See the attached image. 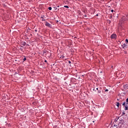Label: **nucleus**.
Returning a JSON list of instances; mask_svg holds the SVG:
<instances>
[{"label": "nucleus", "mask_w": 128, "mask_h": 128, "mask_svg": "<svg viewBox=\"0 0 128 128\" xmlns=\"http://www.w3.org/2000/svg\"><path fill=\"white\" fill-rule=\"evenodd\" d=\"M44 62H48V61L46 60H44Z\"/></svg>", "instance_id": "nucleus-26"}, {"label": "nucleus", "mask_w": 128, "mask_h": 128, "mask_svg": "<svg viewBox=\"0 0 128 128\" xmlns=\"http://www.w3.org/2000/svg\"><path fill=\"white\" fill-rule=\"evenodd\" d=\"M45 52H46V51H44V54H45Z\"/></svg>", "instance_id": "nucleus-35"}, {"label": "nucleus", "mask_w": 128, "mask_h": 128, "mask_svg": "<svg viewBox=\"0 0 128 128\" xmlns=\"http://www.w3.org/2000/svg\"><path fill=\"white\" fill-rule=\"evenodd\" d=\"M96 90H98V94H100L102 92L100 89L98 90V88H96Z\"/></svg>", "instance_id": "nucleus-9"}, {"label": "nucleus", "mask_w": 128, "mask_h": 128, "mask_svg": "<svg viewBox=\"0 0 128 128\" xmlns=\"http://www.w3.org/2000/svg\"><path fill=\"white\" fill-rule=\"evenodd\" d=\"M126 20H128L126 19V16H123L121 18V21L122 22H126Z\"/></svg>", "instance_id": "nucleus-5"}, {"label": "nucleus", "mask_w": 128, "mask_h": 128, "mask_svg": "<svg viewBox=\"0 0 128 128\" xmlns=\"http://www.w3.org/2000/svg\"><path fill=\"white\" fill-rule=\"evenodd\" d=\"M93 122H94V121H93Z\"/></svg>", "instance_id": "nucleus-38"}, {"label": "nucleus", "mask_w": 128, "mask_h": 128, "mask_svg": "<svg viewBox=\"0 0 128 128\" xmlns=\"http://www.w3.org/2000/svg\"><path fill=\"white\" fill-rule=\"evenodd\" d=\"M45 26H48V28H52V26L48 22H46Z\"/></svg>", "instance_id": "nucleus-4"}, {"label": "nucleus", "mask_w": 128, "mask_h": 128, "mask_svg": "<svg viewBox=\"0 0 128 128\" xmlns=\"http://www.w3.org/2000/svg\"><path fill=\"white\" fill-rule=\"evenodd\" d=\"M93 90H94V92H96V90L94 88L93 89Z\"/></svg>", "instance_id": "nucleus-29"}, {"label": "nucleus", "mask_w": 128, "mask_h": 128, "mask_svg": "<svg viewBox=\"0 0 128 128\" xmlns=\"http://www.w3.org/2000/svg\"><path fill=\"white\" fill-rule=\"evenodd\" d=\"M56 22H58V20H57Z\"/></svg>", "instance_id": "nucleus-37"}, {"label": "nucleus", "mask_w": 128, "mask_h": 128, "mask_svg": "<svg viewBox=\"0 0 128 128\" xmlns=\"http://www.w3.org/2000/svg\"><path fill=\"white\" fill-rule=\"evenodd\" d=\"M21 47H22V48H20V50L21 52H22V50H24V49L22 48H24V46H21Z\"/></svg>", "instance_id": "nucleus-14"}, {"label": "nucleus", "mask_w": 128, "mask_h": 128, "mask_svg": "<svg viewBox=\"0 0 128 128\" xmlns=\"http://www.w3.org/2000/svg\"><path fill=\"white\" fill-rule=\"evenodd\" d=\"M122 46L123 48H126V44H124Z\"/></svg>", "instance_id": "nucleus-8"}, {"label": "nucleus", "mask_w": 128, "mask_h": 128, "mask_svg": "<svg viewBox=\"0 0 128 128\" xmlns=\"http://www.w3.org/2000/svg\"><path fill=\"white\" fill-rule=\"evenodd\" d=\"M122 90L128 92V84H124Z\"/></svg>", "instance_id": "nucleus-2"}, {"label": "nucleus", "mask_w": 128, "mask_h": 128, "mask_svg": "<svg viewBox=\"0 0 128 128\" xmlns=\"http://www.w3.org/2000/svg\"><path fill=\"white\" fill-rule=\"evenodd\" d=\"M62 58H64V56H62Z\"/></svg>", "instance_id": "nucleus-31"}, {"label": "nucleus", "mask_w": 128, "mask_h": 128, "mask_svg": "<svg viewBox=\"0 0 128 128\" xmlns=\"http://www.w3.org/2000/svg\"><path fill=\"white\" fill-rule=\"evenodd\" d=\"M96 16H98V14H96Z\"/></svg>", "instance_id": "nucleus-34"}, {"label": "nucleus", "mask_w": 128, "mask_h": 128, "mask_svg": "<svg viewBox=\"0 0 128 128\" xmlns=\"http://www.w3.org/2000/svg\"><path fill=\"white\" fill-rule=\"evenodd\" d=\"M54 8H55V10H58V11L60 10V8H56V7H54Z\"/></svg>", "instance_id": "nucleus-16"}, {"label": "nucleus", "mask_w": 128, "mask_h": 128, "mask_svg": "<svg viewBox=\"0 0 128 128\" xmlns=\"http://www.w3.org/2000/svg\"><path fill=\"white\" fill-rule=\"evenodd\" d=\"M118 118H116L115 119H114V122H118Z\"/></svg>", "instance_id": "nucleus-12"}, {"label": "nucleus", "mask_w": 128, "mask_h": 128, "mask_svg": "<svg viewBox=\"0 0 128 128\" xmlns=\"http://www.w3.org/2000/svg\"><path fill=\"white\" fill-rule=\"evenodd\" d=\"M125 16L126 17L127 20H128V14L126 15Z\"/></svg>", "instance_id": "nucleus-18"}, {"label": "nucleus", "mask_w": 128, "mask_h": 128, "mask_svg": "<svg viewBox=\"0 0 128 128\" xmlns=\"http://www.w3.org/2000/svg\"><path fill=\"white\" fill-rule=\"evenodd\" d=\"M34 32H38V30H36V28L34 30Z\"/></svg>", "instance_id": "nucleus-23"}, {"label": "nucleus", "mask_w": 128, "mask_h": 128, "mask_svg": "<svg viewBox=\"0 0 128 128\" xmlns=\"http://www.w3.org/2000/svg\"><path fill=\"white\" fill-rule=\"evenodd\" d=\"M57 8H60V6H57Z\"/></svg>", "instance_id": "nucleus-32"}, {"label": "nucleus", "mask_w": 128, "mask_h": 128, "mask_svg": "<svg viewBox=\"0 0 128 128\" xmlns=\"http://www.w3.org/2000/svg\"><path fill=\"white\" fill-rule=\"evenodd\" d=\"M84 16H85L86 18L87 16H86V15H85Z\"/></svg>", "instance_id": "nucleus-33"}, {"label": "nucleus", "mask_w": 128, "mask_h": 128, "mask_svg": "<svg viewBox=\"0 0 128 128\" xmlns=\"http://www.w3.org/2000/svg\"><path fill=\"white\" fill-rule=\"evenodd\" d=\"M114 126L116 127V126H118V125H116V124H114Z\"/></svg>", "instance_id": "nucleus-24"}, {"label": "nucleus", "mask_w": 128, "mask_h": 128, "mask_svg": "<svg viewBox=\"0 0 128 128\" xmlns=\"http://www.w3.org/2000/svg\"><path fill=\"white\" fill-rule=\"evenodd\" d=\"M124 114H126V112H124V111L123 112H122V116H124Z\"/></svg>", "instance_id": "nucleus-17"}, {"label": "nucleus", "mask_w": 128, "mask_h": 128, "mask_svg": "<svg viewBox=\"0 0 128 128\" xmlns=\"http://www.w3.org/2000/svg\"><path fill=\"white\" fill-rule=\"evenodd\" d=\"M64 8H69L68 6H64Z\"/></svg>", "instance_id": "nucleus-15"}, {"label": "nucleus", "mask_w": 128, "mask_h": 128, "mask_svg": "<svg viewBox=\"0 0 128 128\" xmlns=\"http://www.w3.org/2000/svg\"><path fill=\"white\" fill-rule=\"evenodd\" d=\"M117 100H118V102H119L120 99L118 98V99H117Z\"/></svg>", "instance_id": "nucleus-30"}, {"label": "nucleus", "mask_w": 128, "mask_h": 128, "mask_svg": "<svg viewBox=\"0 0 128 128\" xmlns=\"http://www.w3.org/2000/svg\"><path fill=\"white\" fill-rule=\"evenodd\" d=\"M125 42H126V44H128V40L126 39Z\"/></svg>", "instance_id": "nucleus-20"}, {"label": "nucleus", "mask_w": 128, "mask_h": 128, "mask_svg": "<svg viewBox=\"0 0 128 128\" xmlns=\"http://www.w3.org/2000/svg\"><path fill=\"white\" fill-rule=\"evenodd\" d=\"M22 46H26V42H22Z\"/></svg>", "instance_id": "nucleus-10"}, {"label": "nucleus", "mask_w": 128, "mask_h": 128, "mask_svg": "<svg viewBox=\"0 0 128 128\" xmlns=\"http://www.w3.org/2000/svg\"><path fill=\"white\" fill-rule=\"evenodd\" d=\"M82 76H84V75H82Z\"/></svg>", "instance_id": "nucleus-39"}, {"label": "nucleus", "mask_w": 128, "mask_h": 128, "mask_svg": "<svg viewBox=\"0 0 128 128\" xmlns=\"http://www.w3.org/2000/svg\"><path fill=\"white\" fill-rule=\"evenodd\" d=\"M112 12H114V10H111Z\"/></svg>", "instance_id": "nucleus-25"}, {"label": "nucleus", "mask_w": 128, "mask_h": 128, "mask_svg": "<svg viewBox=\"0 0 128 128\" xmlns=\"http://www.w3.org/2000/svg\"><path fill=\"white\" fill-rule=\"evenodd\" d=\"M26 58H24V59H23V61L24 62H26Z\"/></svg>", "instance_id": "nucleus-21"}, {"label": "nucleus", "mask_w": 128, "mask_h": 128, "mask_svg": "<svg viewBox=\"0 0 128 128\" xmlns=\"http://www.w3.org/2000/svg\"><path fill=\"white\" fill-rule=\"evenodd\" d=\"M48 10H52V7H48Z\"/></svg>", "instance_id": "nucleus-19"}, {"label": "nucleus", "mask_w": 128, "mask_h": 128, "mask_svg": "<svg viewBox=\"0 0 128 128\" xmlns=\"http://www.w3.org/2000/svg\"><path fill=\"white\" fill-rule=\"evenodd\" d=\"M128 110V103H126V106H125V110Z\"/></svg>", "instance_id": "nucleus-7"}, {"label": "nucleus", "mask_w": 128, "mask_h": 128, "mask_svg": "<svg viewBox=\"0 0 128 128\" xmlns=\"http://www.w3.org/2000/svg\"><path fill=\"white\" fill-rule=\"evenodd\" d=\"M44 16H40V18H42V22H46V19H44Z\"/></svg>", "instance_id": "nucleus-6"}, {"label": "nucleus", "mask_w": 128, "mask_h": 128, "mask_svg": "<svg viewBox=\"0 0 128 128\" xmlns=\"http://www.w3.org/2000/svg\"><path fill=\"white\" fill-rule=\"evenodd\" d=\"M110 38H112V40H114L116 38V34H112L110 36Z\"/></svg>", "instance_id": "nucleus-3"}, {"label": "nucleus", "mask_w": 128, "mask_h": 128, "mask_svg": "<svg viewBox=\"0 0 128 128\" xmlns=\"http://www.w3.org/2000/svg\"><path fill=\"white\" fill-rule=\"evenodd\" d=\"M122 106H126V102H124L123 104H122Z\"/></svg>", "instance_id": "nucleus-11"}, {"label": "nucleus", "mask_w": 128, "mask_h": 128, "mask_svg": "<svg viewBox=\"0 0 128 128\" xmlns=\"http://www.w3.org/2000/svg\"><path fill=\"white\" fill-rule=\"evenodd\" d=\"M119 120H120V122L118 124V126H120V128H122V126H126L124 120V118H120Z\"/></svg>", "instance_id": "nucleus-1"}, {"label": "nucleus", "mask_w": 128, "mask_h": 128, "mask_svg": "<svg viewBox=\"0 0 128 128\" xmlns=\"http://www.w3.org/2000/svg\"><path fill=\"white\" fill-rule=\"evenodd\" d=\"M116 106H118V108L120 106V102H117Z\"/></svg>", "instance_id": "nucleus-13"}, {"label": "nucleus", "mask_w": 128, "mask_h": 128, "mask_svg": "<svg viewBox=\"0 0 128 128\" xmlns=\"http://www.w3.org/2000/svg\"><path fill=\"white\" fill-rule=\"evenodd\" d=\"M111 68H113V66H112Z\"/></svg>", "instance_id": "nucleus-36"}, {"label": "nucleus", "mask_w": 128, "mask_h": 128, "mask_svg": "<svg viewBox=\"0 0 128 128\" xmlns=\"http://www.w3.org/2000/svg\"><path fill=\"white\" fill-rule=\"evenodd\" d=\"M68 64H72V62L70 61H68Z\"/></svg>", "instance_id": "nucleus-27"}, {"label": "nucleus", "mask_w": 128, "mask_h": 128, "mask_svg": "<svg viewBox=\"0 0 128 128\" xmlns=\"http://www.w3.org/2000/svg\"><path fill=\"white\" fill-rule=\"evenodd\" d=\"M112 18V16H110V18Z\"/></svg>", "instance_id": "nucleus-28"}, {"label": "nucleus", "mask_w": 128, "mask_h": 128, "mask_svg": "<svg viewBox=\"0 0 128 128\" xmlns=\"http://www.w3.org/2000/svg\"><path fill=\"white\" fill-rule=\"evenodd\" d=\"M105 92H108V89L105 90Z\"/></svg>", "instance_id": "nucleus-22"}]
</instances>
